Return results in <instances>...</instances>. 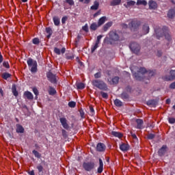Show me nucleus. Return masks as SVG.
I'll return each mask as SVG.
<instances>
[{
	"instance_id": "8",
	"label": "nucleus",
	"mask_w": 175,
	"mask_h": 175,
	"mask_svg": "<svg viewBox=\"0 0 175 175\" xmlns=\"http://www.w3.org/2000/svg\"><path fill=\"white\" fill-rule=\"evenodd\" d=\"M83 167L86 172H91L95 169V163L94 161L83 162Z\"/></svg>"
},
{
	"instance_id": "35",
	"label": "nucleus",
	"mask_w": 175,
	"mask_h": 175,
	"mask_svg": "<svg viewBox=\"0 0 175 175\" xmlns=\"http://www.w3.org/2000/svg\"><path fill=\"white\" fill-rule=\"evenodd\" d=\"M53 20L54 25H56V27H58V25H59V24L61 23V21H59V18H58L57 16H54L53 18Z\"/></svg>"
},
{
	"instance_id": "39",
	"label": "nucleus",
	"mask_w": 175,
	"mask_h": 175,
	"mask_svg": "<svg viewBox=\"0 0 175 175\" xmlns=\"http://www.w3.org/2000/svg\"><path fill=\"white\" fill-rule=\"evenodd\" d=\"M49 95H55L57 94V90L51 86L49 87Z\"/></svg>"
},
{
	"instance_id": "30",
	"label": "nucleus",
	"mask_w": 175,
	"mask_h": 175,
	"mask_svg": "<svg viewBox=\"0 0 175 175\" xmlns=\"http://www.w3.org/2000/svg\"><path fill=\"white\" fill-rule=\"evenodd\" d=\"M175 16V10H170L167 13V17L169 18H173Z\"/></svg>"
},
{
	"instance_id": "19",
	"label": "nucleus",
	"mask_w": 175,
	"mask_h": 175,
	"mask_svg": "<svg viewBox=\"0 0 175 175\" xmlns=\"http://www.w3.org/2000/svg\"><path fill=\"white\" fill-rule=\"evenodd\" d=\"M148 5H149V9H153L154 10H155V9L158 8V4L153 0H150L148 2Z\"/></svg>"
},
{
	"instance_id": "63",
	"label": "nucleus",
	"mask_w": 175,
	"mask_h": 175,
	"mask_svg": "<svg viewBox=\"0 0 175 175\" xmlns=\"http://www.w3.org/2000/svg\"><path fill=\"white\" fill-rule=\"evenodd\" d=\"M79 113L81 118H84V111H83V109H80Z\"/></svg>"
},
{
	"instance_id": "22",
	"label": "nucleus",
	"mask_w": 175,
	"mask_h": 175,
	"mask_svg": "<svg viewBox=\"0 0 175 175\" xmlns=\"http://www.w3.org/2000/svg\"><path fill=\"white\" fill-rule=\"evenodd\" d=\"M16 133H24L25 129H24V127L21 126V124H16Z\"/></svg>"
},
{
	"instance_id": "38",
	"label": "nucleus",
	"mask_w": 175,
	"mask_h": 175,
	"mask_svg": "<svg viewBox=\"0 0 175 175\" xmlns=\"http://www.w3.org/2000/svg\"><path fill=\"white\" fill-rule=\"evenodd\" d=\"M135 3H136V1H127V4H124V6H125V8H129V6H135Z\"/></svg>"
},
{
	"instance_id": "46",
	"label": "nucleus",
	"mask_w": 175,
	"mask_h": 175,
	"mask_svg": "<svg viewBox=\"0 0 175 175\" xmlns=\"http://www.w3.org/2000/svg\"><path fill=\"white\" fill-rule=\"evenodd\" d=\"M100 94L102 98H103L104 99H107L109 98V94H107V93L106 92H100Z\"/></svg>"
},
{
	"instance_id": "57",
	"label": "nucleus",
	"mask_w": 175,
	"mask_h": 175,
	"mask_svg": "<svg viewBox=\"0 0 175 175\" xmlns=\"http://www.w3.org/2000/svg\"><path fill=\"white\" fill-rule=\"evenodd\" d=\"M168 122L170 124H175V118H170L168 119Z\"/></svg>"
},
{
	"instance_id": "54",
	"label": "nucleus",
	"mask_w": 175,
	"mask_h": 175,
	"mask_svg": "<svg viewBox=\"0 0 175 175\" xmlns=\"http://www.w3.org/2000/svg\"><path fill=\"white\" fill-rule=\"evenodd\" d=\"M79 1L85 3V5H88L91 2V0H79Z\"/></svg>"
},
{
	"instance_id": "27",
	"label": "nucleus",
	"mask_w": 175,
	"mask_h": 175,
	"mask_svg": "<svg viewBox=\"0 0 175 175\" xmlns=\"http://www.w3.org/2000/svg\"><path fill=\"white\" fill-rule=\"evenodd\" d=\"M146 75H148L149 79L152 77L153 76H155V75H157V70H148L146 72Z\"/></svg>"
},
{
	"instance_id": "24",
	"label": "nucleus",
	"mask_w": 175,
	"mask_h": 175,
	"mask_svg": "<svg viewBox=\"0 0 175 175\" xmlns=\"http://www.w3.org/2000/svg\"><path fill=\"white\" fill-rule=\"evenodd\" d=\"M99 25H98L97 23H93L91 24L90 29L91 31H96V29H98V28H99Z\"/></svg>"
},
{
	"instance_id": "56",
	"label": "nucleus",
	"mask_w": 175,
	"mask_h": 175,
	"mask_svg": "<svg viewBox=\"0 0 175 175\" xmlns=\"http://www.w3.org/2000/svg\"><path fill=\"white\" fill-rule=\"evenodd\" d=\"M33 92L36 95V96H38V95H39V90H38L36 88H33Z\"/></svg>"
},
{
	"instance_id": "60",
	"label": "nucleus",
	"mask_w": 175,
	"mask_h": 175,
	"mask_svg": "<svg viewBox=\"0 0 175 175\" xmlns=\"http://www.w3.org/2000/svg\"><path fill=\"white\" fill-rule=\"evenodd\" d=\"M90 111L92 116H94V114H95V110L94 109V107H90Z\"/></svg>"
},
{
	"instance_id": "15",
	"label": "nucleus",
	"mask_w": 175,
	"mask_h": 175,
	"mask_svg": "<svg viewBox=\"0 0 175 175\" xmlns=\"http://www.w3.org/2000/svg\"><path fill=\"white\" fill-rule=\"evenodd\" d=\"M167 149V146L163 145L158 151L159 157H163L166 154V150Z\"/></svg>"
},
{
	"instance_id": "37",
	"label": "nucleus",
	"mask_w": 175,
	"mask_h": 175,
	"mask_svg": "<svg viewBox=\"0 0 175 175\" xmlns=\"http://www.w3.org/2000/svg\"><path fill=\"white\" fill-rule=\"evenodd\" d=\"M140 5H143L144 6H147V1L146 0H137V5L139 6Z\"/></svg>"
},
{
	"instance_id": "62",
	"label": "nucleus",
	"mask_w": 175,
	"mask_h": 175,
	"mask_svg": "<svg viewBox=\"0 0 175 175\" xmlns=\"http://www.w3.org/2000/svg\"><path fill=\"white\" fill-rule=\"evenodd\" d=\"M126 91L127 92H132V88L130 86V85H128L126 88Z\"/></svg>"
},
{
	"instance_id": "3",
	"label": "nucleus",
	"mask_w": 175,
	"mask_h": 175,
	"mask_svg": "<svg viewBox=\"0 0 175 175\" xmlns=\"http://www.w3.org/2000/svg\"><path fill=\"white\" fill-rule=\"evenodd\" d=\"M93 87L98 88V90H102L103 91H107L109 88H107V84L105 81L100 79H94L92 81Z\"/></svg>"
},
{
	"instance_id": "11",
	"label": "nucleus",
	"mask_w": 175,
	"mask_h": 175,
	"mask_svg": "<svg viewBox=\"0 0 175 175\" xmlns=\"http://www.w3.org/2000/svg\"><path fill=\"white\" fill-rule=\"evenodd\" d=\"M148 32H150V26H148V24L145 23L142 26V29L141 34H140L139 37H142L144 35H147V33H148Z\"/></svg>"
},
{
	"instance_id": "43",
	"label": "nucleus",
	"mask_w": 175,
	"mask_h": 175,
	"mask_svg": "<svg viewBox=\"0 0 175 175\" xmlns=\"http://www.w3.org/2000/svg\"><path fill=\"white\" fill-rule=\"evenodd\" d=\"M32 153L33 154V155L36 157V158H38V159H40L41 157H42V154L40 153H39V152H38L37 150H33L32 151Z\"/></svg>"
},
{
	"instance_id": "41",
	"label": "nucleus",
	"mask_w": 175,
	"mask_h": 175,
	"mask_svg": "<svg viewBox=\"0 0 175 175\" xmlns=\"http://www.w3.org/2000/svg\"><path fill=\"white\" fill-rule=\"evenodd\" d=\"M120 81V77H114L111 79V84H118V82Z\"/></svg>"
},
{
	"instance_id": "12",
	"label": "nucleus",
	"mask_w": 175,
	"mask_h": 175,
	"mask_svg": "<svg viewBox=\"0 0 175 175\" xmlns=\"http://www.w3.org/2000/svg\"><path fill=\"white\" fill-rule=\"evenodd\" d=\"M59 122L64 129H66V131L69 130L70 126L68 124V120L65 118H60Z\"/></svg>"
},
{
	"instance_id": "5",
	"label": "nucleus",
	"mask_w": 175,
	"mask_h": 175,
	"mask_svg": "<svg viewBox=\"0 0 175 175\" xmlns=\"http://www.w3.org/2000/svg\"><path fill=\"white\" fill-rule=\"evenodd\" d=\"M27 64L29 68H31L30 70L31 73H36L38 72V62L33 60L32 58H29L27 61Z\"/></svg>"
},
{
	"instance_id": "26",
	"label": "nucleus",
	"mask_w": 175,
	"mask_h": 175,
	"mask_svg": "<svg viewBox=\"0 0 175 175\" xmlns=\"http://www.w3.org/2000/svg\"><path fill=\"white\" fill-rule=\"evenodd\" d=\"M46 32L48 33L46 36L47 39H50L51 38V35H53V29H51V27H46Z\"/></svg>"
},
{
	"instance_id": "44",
	"label": "nucleus",
	"mask_w": 175,
	"mask_h": 175,
	"mask_svg": "<svg viewBox=\"0 0 175 175\" xmlns=\"http://www.w3.org/2000/svg\"><path fill=\"white\" fill-rule=\"evenodd\" d=\"M37 169L38 170L39 174L43 173V165L39 164L38 165H37Z\"/></svg>"
},
{
	"instance_id": "32",
	"label": "nucleus",
	"mask_w": 175,
	"mask_h": 175,
	"mask_svg": "<svg viewBox=\"0 0 175 175\" xmlns=\"http://www.w3.org/2000/svg\"><path fill=\"white\" fill-rule=\"evenodd\" d=\"M121 3V0H112L110 2V6H118Z\"/></svg>"
},
{
	"instance_id": "59",
	"label": "nucleus",
	"mask_w": 175,
	"mask_h": 175,
	"mask_svg": "<svg viewBox=\"0 0 175 175\" xmlns=\"http://www.w3.org/2000/svg\"><path fill=\"white\" fill-rule=\"evenodd\" d=\"M66 20H68V16H63L62 18V24H65L66 23Z\"/></svg>"
},
{
	"instance_id": "16",
	"label": "nucleus",
	"mask_w": 175,
	"mask_h": 175,
	"mask_svg": "<svg viewBox=\"0 0 175 175\" xmlns=\"http://www.w3.org/2000/svg\"><path fill=\"white\" fill-rule=\"evenodd\" d=\"M135 122L137 124V129H143V125L144 124V122L142 119H136Z\"/></svg>"
},
{
	"instance_id": "4",
	"label": "nucleus",
	"mask_w": 175,
	"mask_h": 175,
	"mask_svg": "<svg viewBox=\"0 0 175 175\" xmlns=\"http://www.w3.org/2000/svg\"><path fill=\"white\" fill-rule=\"evenodd\" d=\"M147 72L146 68H140L137 72L133 73V76L138 81H142V80H144V75H147Z\"/></svg>"
},
{
	"instance_id": "42",
	"label": "nucleus",
	"mask_w": 175,
	"mask_h": 175,
	"mask_svg": "<svg viewBox=\"0 0 175 175\" xmlns=\"http://www.w3.org/2000/svg\"><path fill=\"white\" fill-rule=\"evenodd\" d=\"M99 47V44L95 42L94 45L92 46L91 47V53H94L95 50Z\"/></svg>"
},
{
	"instance_id": "31",
	"label": "nucleus",
	"mask_w": 175,
	"mask_h": 175,
	"mask_svg": "<svg viewBox=\"0 0 175 175\" xmlns=\"http://www.w3.org/2000/svg\"><path fill=\"white\" fill-rule=\"evenodd\" d=\"M112 136H114L115 137H118V139H121L122 137V133L117 131H112L111 132Z\"/></svg>"
},
{
	"instance_id": "51",
	"label": "nucleus",
	"mask_w": 175,
	"mask_h": 175,
	"mask_svg": "<svg viewBox=\"0 0 175 175\" xmlns=\"http://www.w3.org/2000/svg\"><path fill=\"white\" fill-rule=\"evenodd\" d=\"M66 2L70 5V6H73L75 5V1L73 0H66Z\"/></svg>"
},
{
	"instance_id": "13",
	"label": "nucleus",
	"mask_w": 175,
	"mask_h": 175,
	"mask_svg": "<svg viewBox=\"0 0 175 175\" xmlns=\"http://www.w3.org/2000/svg\"><path fill=\"white\" fill-rule=\"evenodd\" d=\"M106 150V145L103 143H98L96 146V151H98V152H103Z\"/></svg>"
},
{
	"instance_id": "18",
	"label": "nucleus",
	"mask_w": 175,
	"mask_h": 175,
	"mask_svg": "<svg viewBox=\"0 0 175 175\" xmlns=\"http://www.w3.org/2000/svg\"><path fill=\"white\" fill-rule=\"evenodd\" d=\"M98 162L99 166L97 169V173H98V174H100L102 172H103V161L102 160V159H99Z\"/></svg>"
},
{
	"instance_id": "25",
	"label": "nucleus",
	"mask_w": 175,
	"mask_h": 175,
	"mask_svg": "<svg viewBox=\"0 0 175 175\" xmlns=\"http://www.w3.org/2000/svg\"><path fill=\"white\" fill-rule=\"evenodd\" d=\"M120 98L121 99H122L123 100H128V99H129V94H128V93L124 92L120 94Z\"/></svg>"
},
{
	"instance_id": "36",
	"label": "nucleus",
	"mask_w": 175,
	"mask_h": 175,
	"mask_svg": "<svg viewBox=\"0 0 175 175\" xmlns=\"http://www.w3.org/2000/svg\"><path fill=\"white\" fill-rule=\"evenodd\" d=\"M114 105L115 106H116L117 107H122V101L120 100V99H118L116 98L115 100H114Z\"/></svg>"
},
{
	"instance_id": "58",
	"label": "nucleus",
	"mask_w": 175,
	"mask_h": 175,
	"mask_svg": "<svg viewBox=\"0 0 175 175\" xmlns=\"http://www.w3.org/2000/svg\"><path fill=\"white\" fill-rule=\"evenodd\" d=\"M66 59H74L75 55H67L66 56Z\"/></svg>"
},
{
	"instance_id": "53",
	"label": "nucleus",
	"mask_w": 175,
	"mask_h": 175,
	"mask_svg": "<svg viewBox=\"0 0 175 175\" xmlns=\"http://www.w3.org/2000/svg\"><path fill=\"white\" fill-rule=\"evenodd\" d=\"M83 31H85V32H88V24H85L84 26L82 27Z\"/></svg>"
},
{
	"instance_id": "50",
	"label": "nucleus",
	"mask_w": 175,
	"mask_h": 175,
	"mask_svg": "<svg viewBox=\"0 0 175 175\" xmlns=\"http://www.w3.org/2000/svg\"><path fill=\"white\" fill-rule=\"evenodd\" d=\"M100 77H102V72H96V74H94V78L100 79Z\"/></svg>"
},
{
	"instance_id": "52",
	"label": "nucleus",
	"mask_w": 175,
	"mask_h": 175,
	"mask_svg": "<svg viewBox=\"0 0 175 175\" xmlns=\"http://www.w3.org/2000/svg\"><path fill=\"white\" fill-rule=\"evenodd\" d=\"M69 107H76V102L70 101L68 103Z\"/></svg>"
},
{
	"instance_id": "33",
	"label": "nucleus",
	"mask_w": 175,
	"mask_h": 175,
	"mask_svg": "<svg viewBox=\"0 0 175 175\" xmlns=\"http://www.w3.org/2000/svg\"><path fill=\"white\" fill-rule=\"evenodd\" d=\"M1 77L4 80H8V79H10V77H12V75L10 73H9V72H3L1 75Z\"/></svg>"
},
{
	"instance_id": "10",
	"label": "nucleus",
	"mask_w": 175,
	"mask_h": 175,
	"mask_svg": "<svg viewBox=\"0 0 175 175\" xmlns=\"http://www.w3.org/2000/svg\"><path fill=\"white\" fill-rule=\"evenodd\" d=\"M46 77H47L49 81L52 83V84H57V76L53 74V72H49L46 74Z\"/></svg>"
},
{
	"instance_id": "55",
	"label": "nucleus",
	"mask_w": 175,
	"mask_h": 175,
	"mask_svg": "<svg viewBox=\"0 0 175 175\" xmlns=\"http://www.w3.org/2000/svg\"><path fill=\"white\" fill-rule=\"evenodd\" d=\"M147 137L149 140H152V139H154L155 137V135L150 133V134L148 135Z\"/></svg>"
},
{
	"instance_id": "34",
	"label": "nucleus",
	"mask_w": 175,
	"mask_h": 175,
	"mask_svg": "<svg viewBox=\"0 0 175 175\" xmlns=\"http://www.w3.org/2000/svg\"><path fill=\"white\" fill-rule=\"evenodd\" d=\"M12 92L14 96H18V92H17V88L16 87V85H12Z\"/></svg>"
},
{
	"instance_id": "47",
	"label": "nucleus",
	"mask_w": 175,
	"mask_h": 175,
	"mask_svg": "<svg viewBox=\"0 0 175 175\" xmlns=\"http://www.w3.org/2000/svg\"><path fill=\"white\" fill-rule=\"evenodd\" d=\"M62 135L64 139H66L68 137V132L65 129L62 130Z\"/></svg>"
},
{
	"instance_id": "2",
	"label": "nucleus",
	"mask_w": 175,
	"mask_h": 175,
	"mask_svg": "<svg viewBox=\"0 0 175 175\" xmlns=\"http://www.w3.org/2000/svg\"><path fill=\"white\" fill-rule=\"evenodd\" d=\"M109 40L111 42H120L123 40L122 33L117 31H111L109 33Z\"/></svg>"
},
{
	"instance_id": "14",
	"label": "nucleus",
	"mask_w": 175,
	"mask_h": 175,
	"mask_svg": "<svg viewBox=\"0 0 175 175\" xmlns=\"http://www.w3.org/2000/svg\"><path fill=\"white\" fill-rule=\"evenodd\" d=\"M147 106H150V107H155L157 105H158V100L155 99L148 100L146 102Z\"/></svg>"
},
{
	"instance_id": "61",
	"label": "nucleus",
	"mask_w": 175,
	"mask_h": 175,
	"mask_svg": "<svg viewBox=\"0 0 175 175\" xmlns=\"http://www.w3.org/2000/svg\"><path fill=\"white\" fill-rule=\"evenodd\" d=\"M170 88L171 90H175V81L172 83L170 85Z\"/></svg>"
},
{
	"instance_id": "7",
	"label": "nucleus",
	"mask_w": 175,
	"mask_h": 175,
	"mask_svg": "<svg viewBox=\"0 0 175 175\" xmlns=\"http://www.w3.org/2000/svg\"><path fill=\"white\" fill-rule=\"evenodd\" d=\"M129 49L134 54H139V53H140V45L137 42H131L129 44Z\"/></svg>"
},
{
	"instance_id": "64",
	"label": "nucleus",
	"mask_w": 175,
	"mask_h": 175,
	"mask_svg": "<svg viewBox=\"0 0 175 175\" xmlns=\"http://www.w3.org/2000/svg\"><path fill=\"white\" fill-rule=\"evenodd\" d=\"M157 57H162V51L161 50L157 51Z\"/></svg>"
},
{
	"instance_id": "1",
	"label": "nucleus",
	"mask_w": 175,
	"mask_h": 175,
	"mask_svg": "<svg viewBox=\"0 0 175 175\" xmlns=\"http://www.w3.org/2000/svg\"><path fill=\"white\" fill-rule=\"evenodd\" d=\"M154 32L156 33L157 38L159 40L165 36V39L168 40V42L172 40V37L170 36V34H169V30L166 27H163V29L159 27H156L154 28Z\"/></svg>"
},
{
	"instance_id": "17",
	"label": "nucleus",
	"mask_w": 175,
	"mask_h": 175,
	"mask_svg": "<svg viewBox=\"0 0 175 175\" xmlns=\"http://www.w3.org/2000/svg\"><path fill=\"white\" fill-rule=\"evenodd\" d=\"M65 51H66V49H65V47H63L61 50L57 47L54 48V53L57 55H61V53L62 54H65Z\"/></svg>"
},
{
	"instance_id": "45",
	"label": "nucleus",
	"mask_w": 175,
	"mask_h": 175,
	"mask_svg": "<svg viewBox=\"0 0 175 175\" xmlns=\"http://www.w3.org/2000/svg\"><path fill=\"white\" fill-rule=\"evenodd\" d=\"M33 44H39L40 43V40L38 38H35L32 40Z\"/></svg>"
},
{
	"instance_id": "6",
	"label": "nucleus",
	"mask_w": 175,
	"mask_h": 175,
	"mask_svg": "<svg viewBox=\"0 0 175 175\" xmlns=\"http://www.w3.org/2000/svg\"><path fill=\"white\" fill-rule=\"evenodd\" d=\"M142 25V22L137 19L133 20L130 23H129V27L131 28V31H137L139 27Z\"/></svg>"
},
{
	"instance_id": "28",
	"label": "nucleus",
	"mask_w": 175,
	"mask_h": 175,
	"mask_svg": "<svg viewBox=\"0 0 175 175\" xmlns=\"http://www.w3.org/2000/svg\"><path fill=\"white\" fill-rule=\"evenodd\" d=\"M104 23H106V16H103L98 19V25L99 27L103 25Z\"/></svg>"
},
{
	"instance_id": "9",
	"label": "nucleus",
	"mask_w": 175,
	"mask_h": 175,
	"mask_svg": "<svg viewBox=\"0 0 175 175\" xmlns=\"http://www.w3.org/2000/svg\"><path fill=\"white\" fill-rule=\"evenodd\" d=\"M162 79L164 81H173V80H175V70H170V75H165Z\"/></svg>"
},
{
	"instance_id": "23",
	"label": "nucleus",
	"mask_w": 175,
	"mask_h": 175,
	"mask_svg": "<svg viewBox=\"0 0 175 175\" xmlns=\"http://www.w3.org/2000/svg\"><path fill=\"white\" fill-rule=\"evenodd\" d=\"M91 10H98L99 9V2L98 1H95L94 2V5L90 7Z\"/></svg>"
},
{
	"instance_id": "29",
	"label": "nucleus",
	"mask_w": 175,
	"mask_h": 175,
	"mask_svg": "<svg viewBox=\"0 0 175 175\" xmlns=\"http://www.w3.org/2000/svg\"><path fill=\"white\" fill-rule=\"evenodd\" d=\"M111 25H113V22H108V23H107L103 26V31H104V32L107 31V29H109V28H110V27H111Z\"/></svg>"
},
{
	"instance_id": "49",
	"label": "nucleus",
	"mask_w": 175,
	"mask_h": 175,
	"mask_svg": "<svg viewBox=\"0 0 175 175\" xmlns=\"http://www.w3.org/2000/svg\"><path fill=\"white\" fill-rule=\"evenodd\" d=\"M103 38V35H99L97 36L96 40V43H97L98 44H99V43H100V39H102Z\"/></svg>"
},
{
	"instance_id": "40",
	"label": "nucleus",
	"mask_w": 175,
	"mask_h": 175,
	"mask_svg": "<svg viewBox=\"0 0 175 175\" xmlns=\"http://www.w3.org/2000/svg\"><path fill=\"white\" fill-rule=\"evenodd\" d=\"M76 85L77 90H84L85 88V85L83 83H77Z\"/></svg>"
},
{
	"instance_id": "48",
	"label": "nucleus",
	"mask_w": 175,
	"mask_h": 175,
	"mask_svg": "<svg viewBox=\"0 0 175 175\" xmlns=\"http://www.w3.org/2000/svg\"><path fill=\"white\" fill-rule=\"evenodd\" d=\"M3 66L4 68H6V69H10V66L9 65V62H6V61L3 62Z\"/></svg>"
},
{
	"instance_id": "21",
	"label": "nucleus",
	"mask_w": 175,
	"mask_h": 175,
	"mask_svg": "<svg viewBox=\"0 0 175 175\" xmlns=\"http://www.w3.org/2000/svg\"><path fill=\"white\" fill-rule=\"evenodd\" d=\"M24 96L29 99V100H32L33 99V94L29 91H26L24 92Z\"/></svg>"
},
{
	"instance_id": "20",
	"label": "nucleus",
	"mask_w": 175,
	"mask_h": 175,
	"mask_svg": "<svg viewBox=\"0 0 175 175\" xmlns=\"http://www.w3.org/2000/svg\"><path fill=\"white\" fill-rule=\"evenodd\" d=\"M120 150L123 151V152L128 151V150H129V145L128 144L122 143L120 145Z\"/></svg>"
}]
</instances>
